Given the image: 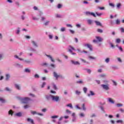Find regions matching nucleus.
<instances>
[{
    "instance_id": "052dcab7",
    "label": "nucleus",
    "mask_w": 124,
    "mask_h": 124,
    "mask_svg": "<svg viewBox=\"0 0 124 124\" xmlns=\"http://www.w3.org/2000/svg\"><path fill=\"white\" fill-rule=\"evenodd\" d=\"M34 78H36L37 79H38V78H39V75H38V74H35L34 76Z\"/></svg>"
},
{
    "instance_id": "423d86ee",
    "label": "nucleus",
    "mask_w": 124,
    "mask_h": 124,
    "mask_svg": "<svg viewBox=\"0 0 124 124\" xmlns=\"http://www.w3.org/2000/svg\"><path fill=\"white\" fill-rule=\"evenodd\" d=\"M96 40H93V43H98V42H102L103 41V38H101L99 36H96Z\"/></svg>"
},
{
    "instance_id": "680f3d73",
    "label": "nucleus",
    "mask_w": 124,
    "mask_h": 124,
    "mask_svg": "<svg viewBox=\"0 0 124 124\" xmlns=\"http://www.w3.org/2000/svg\"><path fill=\"white\" fill-rule=\"evenodd\" d=\"M116 105L117 107H122L123 104H117Z\"/></svg>"
},
{
    "instance_id": "49530a36",
    "label": "nucleus",
    "mask_w": 124,
    "mask_h": 124,
    "mask_svg": "<svg viewBox=\"0 0 124 124\" xmlns=\"http://www.w3.org/2000/svg\"><path fill=\"white\" fill-rule=\"evenodd\" d=\"M45 86H46V82H43L42 85L41 86V88L42 89H43V88H44V87H45Z\"/></svg>"
},
{
    "instance_id": "7c9ffc66",
    "label": "nucleus",
    "mask_w": 124,
    "mask_h": 124,
    "mask_svg": "<svg viewBox=\"0 0 124 124\" xmlns=\"http://www.w3.org/2000/svg\"><path fill=\"white\" fill-rule=\"evenodd\" d=\"M20 28L19 27L17 28V30L16 32V34H20Z\"/></svg>"
},
{
    "instance_id": "338daca9",
    "label": "nucleus",
    "mask_w": 124,
    "mask_h": 124,
    "mask_svg": "<svg viewBox=\"0 0 124 124\" xmlns=\"http://www.w3.org/2000/svg\"><path fill=\"white\" fill-rule=\"evenodd\" d=\"M120 29L121 32H123V33L124 32V28L121 27L120 28Z\"/></svg>"
},
{
    "instance_id": "72a5a7b5",
    "label": "nucleus",
    "mask_w": 124,
    "mask_h": 124,
    "mask_svg": "<svg viewBox=\"0 0 124 124\" xmlns=\"http://www.w3.org/2000/svg\"><path fill=\"white\" fill-rule=\"evenodd\" d=\"M5 91H6V92H9L10 93V92H11V89H10L9 87H6L5 88Z\"/></svg>"
},
{
    "instance_id": "79ce46f5",
    "label": "nucleus",
    "mask_w": 124,
    "mask_h": 124,
    "mask_svg": "<svg viewBox=\"0 0 124 124\" xmlns=\"http://www.w3.org/2000/svg\"><path fill=\"white\" fill-rule=\"evenodd\" d=\"M50 24V21H46L44 24V26H48Z\"/></svg>"
},
{
    "instance_id": "774afa93",
    "label": "nucleus",
    "mask_w": 124,
    "mask_h": 124,
    "mask_svg": "<svg viewBox=\"0 0 124 124\" xmlns=\"http://www.w3.org/2000/svg\"><path fill=\"white\" fill-rule=\"evenodd\" d=\"M80 117L81 118H84V117H85V114L83 113H81L80 114Z\"/></svg>"
},
{
    "instance_id": "e2e57ef3",
    "label": "nucleus",
    "mask_w": 124,
    "mask_h": 124,
    "mask_svg": "<svg viewBox=\"0 0 124 124\" xmlns=\"http://www.w3.org/2000/svg\"><path fill=\"white\" fill-rule=\"evenodd\" d=\"M82 109L83 111H86V108L85 107V104H83L82 105Z\"/></svg>"
},
{
    "instance_id": "6ab92c4d",
    "label": "nucleus",
    "mask_w": 124,
    "mask_h": 124,
    "mask_svg": "<svg viewBox=\"0 0 124 124\" xmlns=\"http://www.w3.org/2000/svg\"><path fill=\"white\" fill-rule=\"evenodd\" d=\"M94 23H95L96 25L99 27H102V23L98 21H94Z\"/></svg>"
},
{
    "instance_id": "c9c22d12",
    "label": "nucleus",
    "mask_w": 124,
    "mask_h": 124,
    "mask_svg": "<svg viewBox=\"0 0 124 124\" xmlns=\"http://www.w3.org/2000/svg\"><path fill=\"white\" fill-rule=\"evenodd\" d=\"M115 23H116V25H120L121 24V21H120V19H117L116 20Z\"/></svg>"
},
{
    "instance_id": "5701e85b",
    "label": "nucleus",
    "mask_w": 124,
    "mask_h": 124,
    "mask_svg": "<svg viewBox=\"0 0 124 124\" xmlns=\"http://www.w3.org/2000/svg\"><path fill=\"white\" fill-rule=\"evenodd\" d=\"M4 54L2 52L0 53V61L3 59Z\"/></svg>"
},
{
    "instance_id": "864d4df0",
    "label": "nucleus",
    "mask_w": 124,
    "mask_h": 124,
    "mask_svg": "<svg viewBox=\"0 0 124 124\" xmlns=\"http://www.w3.org/2000/svg\"><path fill=\"white\" fill-rule=\"evenodd\" d=\"M121 42V39L118 38L116 40V43H120Z\"/></svg>"
},
{
    "instance_id": "f03ea898",
    "label": "nucleus",
    "mask_w": 124,
    "mask_h": 124,
    "mask_svg": "<svg viewBox=\"0 0 124 124\" xmlns=\"http://www.w3.org/2000/svg\"><path fill=\"white\" fill-rule=\"evenodd\" d=\"M14 58L15 59H17V60H19V61H20L21 62H25L27 64H30V63H31V61H30L29 60H25L23 58H19V57L18 56V55H15L14 56Z\"/></svg>"
},
{
    "instance_id": "1a4fd4ad",
    "label": "nucleus",
    "mask_w": 124,
    "mask_h": 124,
    "mask_svg": "<svg viewBox=\"0 0 124 124\" xmlns=\"http://www.w3.org/2000/svg\"><path fill=\"white\" fill-rule=\"evenodd\" d=\"M84 47H87V48H88L90 51H93V46L92 45L89 44H84Z\"/></svg>"
},
{
    "instance_id": "2f4dec72",
    "label": "nucleus",
    "mask_w": 124,
    "mask_h": 124,
    "mask_svg": "<svg viewBox=\"0 0 124 124\" xmlns=\"http://www.w3.org/2000/svg\"><path fill=\"white\" fill-rule=\"evenodd\" d=\"M87 23L88 25H92L93 23V20L92 19H88L87 20Z\"/></svg>"
},
{
    "instance_id": "bb28decb",
    "label": "nucleus",
    "mask_w": 124,
    "mask_h": 124,
    "mask_svg": "<svg viewBox=\"0 0 124 124\" xmlns=\"http://www.w3.org/2000/svg\"><path fill=\"white\" fill-rule=\"evenodd\" d=\"M0 102H1L2 103H5V102H6V101H5V100L4 99L0 97Z\"/></svg>"
},
{
    "instance_id": "5fc2aeb1",
    "label": "nucleus",
    "mask_w": 124,
    "mask_h": 124,
    "mask_svg": "<svg viewBox=\"0 0 124 124\" xmlns=\"http://www.w3.org/2000/svg\"><path fill=\"white\" fill-rule=\"evenodd\" d=\"M100 108L101 111H102L103 112H105V110H104V107H103V106H100Z\"/></svg>"
},
{
    "instance_id": "7ed1b4c3",
    "label": "nucleus",
    "mask_w": 124,
    "mask_h": 124,
    "mask_svg": "<svg viewBox=\"0 0 124 124\" xmlns=\"http://www.w3.org/2000/svg\"><path fill=\"white\" fill-rule=\"evenodd\" d=\"M53 77H54V78H56V80H58L59 78H62V79L64 78V77H63L62 75L58 74V73H57V72L56 71L53 72Z\"/></svg>"
},
{
    "instance_id": "a878e982",
    "label": "nucleus",
    "mask_w": 124,
    "mask_h": 124,
    "mask_svg": "<svg viewBox=\"0 0 124 124\" xmlns=\"http://www.w3.org/2000/svg\"><path fill=\"white\" fill-rule=\"evenodd\" d=\"M116 7L117 9H120L121 7H122V3H118L116 4Z\"/></svg>"
},
{
    "instance_id": "3c124183",
    "label": "nucleus",
    "mask_w": 124,
    "mask_h": 124,
    "mask_svg": "<svg viewBox=\"0 0 124 124\" xmlns=\"http://www.w3.org/2000/svg\"><path fill=\"white\" fill-rule=\"evenodd\" d=\"M51 119H57V118H59V116L58 115H55V116H52L51 117Z\"/></svg>"
},
{
    "instance_id": "37998d69",
    "label": "nucleus",
    "mask_w": 124,
    "mask_h": 124,
    "mask_svg": "<svg viewBox=\"0 0 124 124\" xmlns=\"http://www.w3.org/2000/svg\"><path fill=\"white\" fill-rule=\"evenodd\" d=\"M49 66H50V67H52V69H54V68H56V65H55L54 64H53V63L50 64Z\"/></svg>"
},
{
    "instance_id": "dca6fc26",
    "label": "nucleus",
    "mask_w": 124,
    "mask_h": 124,
    "mask_svg": "<svg viewBox=\"0 0 124 124\" xmlns=\"http://www.w3.org/2000/svg\"><path fill=\"white\" fill-rule=\"evenodd\" d=\"M31 44L34 47H35L36 48H37L38 47V44H37V43H36V42L34 41H31Z\"/></svg>"
},
{
    "instance_id": "412c9836",
    "label": "nucleus",
    "mask_w": 124,
    "mask_h": 124,
    "mask_svg": "<svg viewBox=\"0 0 124 124\" xmlns=\"http://www.w3.org/2000/svg\"><path fill=\"white\" fill-rule=\"evenodd\" d=\"M15 116H16V117H18L19 118H20L22 116V112H17L15 114Z\"/></svg>"
},
{
    "instance_id": "cd10ccee",
    "label": "nucleus",
    "mask_w": 124,
    "mask_h": 124,
    "mask_svg": "<svg viewBox=\"0 0 124 124\" xmlns=\"http://www.w3.org/2000/svg\"><path fill=\"white\" fill-rule=\"evenodd\" d=\"M108 101L110 103H111L112 104H114L115 103V102L112 100L110 98H109L108 99Z\"/></svg>"
},
{
    "instance_id": "9d476101",
    "label": "nucleus",
    "mask_w": 124,
    "mask_h": 124,
    "mask_svg": "<svg viewBox=\"0 0 124 124\" xmlns=\"http://www.w3.org/2000/svg\"><path fill=\"white\" fill-rule=\"evenodd\" d=\"M71 62L72 64H74V65H80L81 64V63H80L78 61L71 60Z\"/></svg>"
},
{
    "instance_id": "b1692460",
    "label": "nucleus",
    "mask_w": 124,
    "mask_h": 124,
    "mask_svg": "<svg viewBox=\"0 0 124 124\" xmlns=\"http://www.w3.org/2000/svg\"><path fill=\"white\" fill-rule=\"evenodd\" d=\"M77 84H79V85H82V84H84V81L83 80L79 79L78 81H77Z\"/></svg>"
},
{
    "instance_id": "39448f33",
    "label": "nucleus",
    "mask_w": 124,
    "mask_h": 124,
    "mask_svg": "<svg viewBox=\"0 0 124 124\" xmlns=\"http://www.w3.org/2000/svg\"><path fill=\"white\" fill-rule=\"evenodd\" d=\"M51 100L55 102H58L60 101V96H59L58 95H52Z\"/></svg>"
},
{
    "instance_id": "58836bf2",
    "label": "nucleus",
    "mask_w": 124,
    "mask_h": 124,
    "mask_svg": "<svg viewBox=\"0 0 124 124\" xmlns=\"http://www.w3.org/2000/svg\"><path fill=\"white\" fill-rule=\"evenodd\" d=\"M31 113L32 115H37V112L35 111H31Z\"/></svg>"
},
{
    "instance_id": "f8f14e48",
    "label": "nucleus",
    "mask_w": 124,
    "mask_h": 124,
    "mask_svg": "<svg viewBox=\"0 0 124 124\" xmlns=\"http://www.w3.org/2000/svg\"><path fill=\"white\" fill-rule=\"evenodd\" d=\"M15 87L18 91H21V85H20V84H15Z\"/></svg>"
},
{
    "instance_id": "a211bd4d",
    "label": "nucleus",
    "mask_w": 124,
    "mask_h": 124,
    "mask_svg": "<svg viewBox=\"0 0 124 124\" xmlns=\"http://www.w3.org/2000/svg\"><path fill=\"white\" fill-rule=\"evenodd\" d=\"M77 51H78V54H82V53H85L86 54H87V53H88V51H85V50H82V51H81V50H80V49H79V48H78V49H77Z\"/></svg>"
},
{
    "instance_id": "473e14b6",
    "label": "nucleus",
    "mask_w": 124,
    "mask_h": 124,
    "mask_svg": "<svg viewBox=\"0 0 124 124\" xmlns=\"http://www.w3.org/2000/svg\"><path fill=\"white\" fill-rule=\"evenodd\" d=\"M75 93H76V94H77V95H80V94H81V92H80L78 90H76L75 91Z\"/></svg>"
},
{
    "instance_id": "aec40b11",
    "label": "nucleus",
    "mask_w": 124,
    "mask_h": 124,
    "mask_svg": "<svg viewBox=\"0 0 124 124\" xmlns=\"http://www.w3.org/2000/svg\"><path fill=\"white\" fill-rule=\"evenodd\" d=\"M27 122L29 123H31V124H34V121H33V119H31V118H28L27 119Z\"/></svg>"
},
{
    "instance_id": "0eeeda50",
    "label": "nucleus",
    "mask_w": 124,
    "mask_h": 124,
    "mask_svg": "<svg viewBox=\"0 0 124 124\" xmlns=\"http://www.w3.org/2000/svg\"><path fill=\"white\" fill-rule=\"evenodd\" d=\"M69 48H70L68 50V52H69V53H70L71 55H73L74 56L75 55H76V53L73 52V51H72V50H73L74 51L75 50V48H74V47H72L71 46H69Z\"/></svg>"
},
{
    "instance_id": "a19ab883",
    "label": "nucleus",
    "mask_w": 124,
    "mask_h": 124,
    "mask_svg": "<svg viewBox=\"0 0 124 124\" xmlns=\"http://www.w3.org/2000/svg\"><path fill=\"white\" fill-rule=\"evenodd\" d=\"M62 4H58L57 5V8H58V9H61V8H62Z\"/></svg>"
},
{
    "instance_id": "20e7f679",
    "label": "nucleus",
    "mask_w": 124,
    "mask_h": 124,
    "mask_svg": "<svg viewBox=\"0 0 124 124\" xmlns=\"http://www.w3.org/2000/svg\"><path fill=\"white\" fill-rule=\"evenodd\" d=\"M101 87L104 91H109L110 90V85L108 84H101Z\"/></svg>"
},
{
    "instance_id": "0e129e2a",
    "label": "nucleus",
    "mask_w": 124,
    "mask_h": 124,
    "mask_svg": "<svg viewBox=\"0 0 124 124\" xmlns=\"http://www.w3.org/2000/svg\"><path fill=\"white\" fill-rule=\"evenodd\" d=\"M66 112L67 113V114H71V111L69 109H66Z\"/></svg>"
},
{
    "instance_id": "8fccbe9b",
    "label": "nucleus",
    "mask_w": 124,
    "mask_h": 124,
    "mask_svg": "<svg viewBox=\"0 0 124 124\" xmlns=\"http://www.w3.org/2000/svg\"><path fill=\"white\" fill-rule=\"evenodd\" d=\"M103 82L104 84H108V83H109V81L106 79L103 80Z\"/></svg>"
},
{
    "instance_id": "69168bd1",
    "label": "nucleus",
    "mask_w": 124,
    "mask_h": 124,
    "mask_svg": "<svg viewBox=\"0 0 124 124\" xmlns=\"http://www.w3.org/2000/svg\"><path fill=\"white\" fill-rule=\"evenodd\" d=\"M76 109H78L79 110H81V108L79 107V105H77L76 106Z\"/></svg>"
},
{
    "instance_id": "4468645a",
    "label": "nucleus",
    "mask_w": 124,
    "mask_h": 124,
    "mask_svg": "<svg viewBox=\"0 0 124 124\" xmlns=\"http://www.w3.org/2000/svg\"><path fill=\"white\" fill-rule=\"evenodd\" d=\"M5 80L6 81H8L9 79L10 78V77H11V76L10 75V74L7 73L5 75Z\"/></svg>"
},
{
    "instance_id": "13d9d810",
    "label": "nucleus",
    "mask_w": 124,
    "mask_h": 124,
    "mask_svg": "<svg viewBox=\"0 0 124 124\" xmlns=\"http://www.w3.org/2000/svg\"><path fill=\"white\" fill-rule=\"evenodd\" d=\"M70 32H71L72 33V34H74V33H75V31L72 30H69Z\"/></svg>"
},
{
    "instance_id": "f3484780",
    "label": "nucleus",
    "mask_w": 124,
    "mask_h": 124,
    "mask_svg": "<svg viewBox=\"0 0 124 124\" xmlns=\"http://www.w3.org/2000/svg\"><path fill=\"white\" fill-rule=\"evenodd\" d=\"M15 66H16V67H18V68H23V65L19 63H16L15 64Z\"/></svg>"
},
{
    "instance_id": "c85d7f7f",
    "label": "nucleus",
    "mask_w": 124,
    "mask_h": 124,
    "mask_svg": "<svg viewBox=\"0 0 124 124\" xmlns=\"http://www.w3.org/2000/svg\"><path fill=\"white\" fill-rule=\"evenodd\" d=\"M24 72H26V73H31V70L28 68H25L24 70Z\"/></svg>"
},
{
    "instance_id": "a18cd8bd",
    "label": "nucleus",
    "mask_w": 124,
    "mask_h": 124,
    "mask_svg": "<svg viewBox=\"0 0 124 124\" xmlns=\"http://www.w3.org/2000/svg\"><path fill=\"white\" fill-rule=\"evenodd\" d=\"M55 17L56 18H62V16L60 14H56Z\"/></svg>"
},
{
    "instance_id": "4c0bfd02",
    "label": "nucleus",
    "mask_w": 124,
    "mask_h": 124,
    "mask_svg": "<svg viewBox=\"0 0 124 124\" xmlns=\"http://www.w3.org/2000/svg\"><path fill=\"white\" fill-rule=\"evenodd\" d=\"M66 107H69L71 109H73V106H72V104H69L67 105Z\"/></svg>"
},
{
    "instance_id": "2eb2a0df",
    "label": "nucleus",
    "mask_w": 124,
    "mask_h": 124,
    "mask_svg": "<svg viewBox=\"0 0 124 124\" xmlns=\"http://www.w3.org/2000/svg\"><path fill=\"white\" fill-rule=\"evenodd\" d=\"M46 57L48 58L52 62H55V60L53 59V57L51 55L46 54Z\"/></svg>"
},
{
    "instance_id": "6e6552de",
    "label": "nucleus",
    "mask_w": 124,
    "mask_h": 124,
    "mask_svg": "<svg viewBox=\"0 0 124 124\" xmlns=\"http://www.w3.org/2000/svg\"><path fill=\"white\" fill-rule=\"evenodd\" d=\"M85 14L87 16L91 15V16H93V17H96V15H95V14H94V13L87 11L85 13Z\"/></svg>"
},
{
    "instance_id": "ea45409f",
    "label": "nucleus",
    "mask_w": 124,
    "mask_h": 124,
    "mask_svg": "<svg viewBox=\"0 0 124 124\" xmlns=\"http://www.w3.org/2000/svg\"><path fill=\"white\" fill-rule=\"evenodd\" d=\"M41 65V66H47V65H48V63L46 62L42 63Z\"/></svg>"
},
{
    "instance_id": "c756f323",
    "label": "nucleus",
    "mask_w": 124,
    "mask_h": 124,
    "mask_svg": "<svg viewBox=\"0 0 124 124\" xmlns=\"http://www.w3.org/2000/svg\"><path fill=\"white\" fill-rule=\"evenodd\" d=\"M85 70L87 72V73H89V74H91L92 73V70L90 69H85Z\"/></svg>"
},
{
    "instance_id": "6e6d98bb",
    "label": "nucleus",
    "mask_w": 124,
    "mask_h": 124,
    "mask_svg": "<svg viewBox=\"0 0 124 124\" xmlns=\"http://www.w3.org/2000/svg\"><path fill=\"white\" fill-rule=\"evenodd\" d=\"M116 123H117V124H123V120H117L116 121Z\"/></svg>"
},
{
    "instance_id": "603ef678",
    "label": "nucleus",
    "mask_w": 124,
    "mask_h": 124,
    "mask_svg": "<svg viewBox=\"0 0 124 124\" xmlns=\"http://www.w3.org/2000/svg\"><path fill=\"white\" fill-rule=\"evenodd\" d=\"M47 111V108H45L42 109V112H43V113H46V112Z\"/></svg>"
},
{
    "instance_id": "4be33fe9",
    "label": "nucleus",
    "mask_w": 124,
    "mask_h": 124,
    "mask_svg": "<svg viewBox=\"0 0 124 124\" xmlns=\"http://www.w3.org/2000/svg\"><path fill=\"white\" fill-rule=\"evenodd\" d=\"M14 114V111H13V110L12 109H10L8 111V114L10 115L11 116V117H12V116H13Z\"/></svg>"
},
{
    "instance_id": "09e8293b",
    "label": "nucleus",
    "mask_w": 124,
    "mask_h": 124,
    "mask_svg": "<svg viewBox=\"0 0 124 124\" xmlns=\"http://www.w3.org/2000/svg\"><path fill=\"white\" fill-rule=\"evenodd\" d=\"M110 62V58H107V59H105V62H106L107 63H108V62Z\"/></svg>"
},
{
    "instance_id": "f257e3e1",
    "label": "nucleus",
    "mask_w": 124,
    "mask_h": 124,
    "mask_svg": "<svg viewBox=\"0 0 124 124\" xmlns=\"http://www.w3.org/2000/svg\"><path fill=\"white\" fill-rule=\"evenodd\" d=\"M17 99L24 104H27L28 102L31 101V99L29 97L23 98L22 97H17Z\"/></svg>"
},
{
    "instance_id": "f704fd0d",
    "label": "nucleus",
    "mask_w": 124,
    "mask_h": 124,
    "mask_svg": "<svg viewBox=\"0 0 124 124\" xmlns=\"http://www.w3.org/2000/svg\"><path fill=\"white\" fill-rule=\"evenodd\" d=\"M83 91L84 93H87V92L88 91V88H87V87H83Z\"/></svg>"
},
{
    "instance_id": "bf43d9fd",
    "label": "nucleus",
    "mask_w": 124,
    "mask_h": 124,
    "mask_svg": "<svg viewBox=\"0 0 124 124\" xmlns=\"http://www.w3.org/2000/svg\"><path fill=\"white\" fill-rule=\"evenodd\" d=\"M48 37L49 39H53V35L52 34H49Z\"/></svg>"
},
{
    "instance_id": "e433bc0d",
    "label": "nucleus",
    "mask_w": 124,
    "mask_h": 124,
    "mask_svg": "<svg viewBox=\"0 0 124 124\" xmlns=\"http://www.w3.org/2000/svg\"><path fill=\"white\" fill-rule=\"evenodd\" d=\"M52 85H53V87L54 90H58V88L57 87V85H56L55 84V83H53Z\"/></svg>"
},
{
    "instance_id": "9b49d317",
    "label": "nucleus",
    "mask_w": 124,
    "mask_h": 124,
    "mask_svg": "<svg viewBox=\"0 0 124 124\" xmlns=\"http://www.w3.org/2000/svg\"><path fill=\"white\" fill-rule=\"evenodd\" d=\"M94 95H95V93H94V92L92 91H90V93L87 94V96H88V97H90L91 96H94Z\"/></svg>"
},
{
    "instance_id": "de8ad7c7",
    "label": "nucleus",
    "mask_w": 124,
    "mask_h": 124,
    "mask_svg": "<svg viewBox=\"0 0 124 124\" xmlns=\"http://www.w3.org/2000/svg\"><path fill=\"white\" fill-rule=\"evenodd\" d=\"M107 75L105 74H103L100 75V77H101L102 78H104L106 77Z\"/></svg>"
},
{
    "instance_id": "c03bdc74",
    "label": "nucleus",
    "mask_w": 124,
    "mask_h": 124,
    "mask_svg": "<svg viewBox=\"0 0 124 124\" xmlns=\"http://www.w3.org/2000/svg\"><path fill=\"white\" fill-rule=\"evenodd\" d=\"M89 59H90V60H96V57H93V56H89L88 57Z\"/></svg>"
},
{
    "instance_id": "ddd939ff",
    "label": "nucleus",
    "mask_w": 124,
    "mask_h": 124,
    "mask_svg": "<svg viewBox=\"0 0 124 124\" xmlns=\"http://www.w3.org/2000/svg\"><path fill=\"white\" fill-rule=\"evenodd\" d=\"M52 96H53V95H52V94H46L45 95V97H46V100H50L51 99V98L52 99Z\"/></svg>"
},
{
    "instance_id": "393cba45",
    "label": "nucleus",
    "mask_w": 124,
    "mask_h": 124,
    "mask_svg": "<svg viewBox=\"0 0 124 124\" xmlns=\"http://www.w3.org/2000/svg\"><path fill=\"white\" fill-rule=\"evenodd\" d=\"M66 31V29L65 28V27H62L60 29V31L61 32H64V31Z\"/></svg>"
},
{
    "instance_id": "4d7b16f0",
    "label": "nucleus",
    "mask_w": 124,
    "mask_h": 124,
    "mask_svg": "<svg viewBox=\"0 0 124 124\" xmlns=\"http://www.w3.org/2000/svg\"><path fill=\"white\" fill-rule=\"evenodd\" d=\"M97 31L98 32H100L101 33H102V32H103V31L100 29H98L97 30Z\"/></svg>"
}]
</instances>
